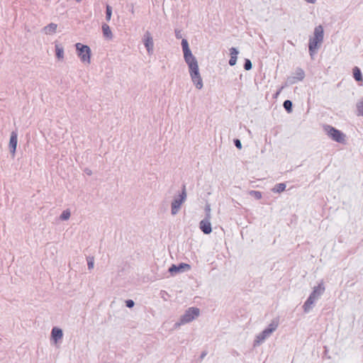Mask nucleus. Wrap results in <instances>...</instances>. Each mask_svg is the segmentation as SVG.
<instances>
[{
    "mask_svg": "<svg viewBox=\"0 0 363 363\" xmlns=\"http://www.w3.org/2000/svg\"><path fill=\"white\" fill-rule=\"evenodd\" d=\"M182 46L184 51V60L189 66L192 82L196 87L200 89L203 86V82L199 71L198 62L196 58L193 56L186 40H182Z\"/></svg>",
    "mask_w": 363,
    "mask_h": 363,
    "instance_id": "nucleus-1",
    "label": "nucleus"
},
{
    "mask_svg": "<svg viewBox=\"0 0 363 363\" xmlns=\"http://www.w3.org/2000/svg\"><path fill=\"white\" fill-rule=\"evenodd\" d=\"M323 40V28L321 26L315 28L313 37L309 40V52L312 55L318 49V45Z\"/></svg>",
    "mask_w": 363,
    "mask_h": 363,
    "instance_id": "nucleus-2",
    "label": "nucleus"
},
{
    "mask_svg": "<svg viewBox=\"0 0 363 363\" xmlns=\"http://www.w3.org/2000/svg\"><path fill=\"white\" fill-rule=\"evenodd\" d=\"M75 46L82 62L89 64L91 61V50L89 47L79 43H77Z\"/></svg>",
    "mask_w": 363,
    "mask_h": 363,
    "instance_id": "nucleus-3",
    "label": "nucleus"
},
{
    "mask_svg": "<svg viewBox=\"0 0 363 363\" xmlns=\"http://www.w3.org/2000/svg\"><path fill=\"white\" fill-rule=\"evenodd\" d=\"M200 311L197 308H189L181 318V323L184 324L192 321L199 315Z\"/></svg>",
    "mask_w": 363,
    "mask_h": 363,
    "instance_id": "nucleus-4",
    "label": "nucleus"
},
{
    "mask_svg": "<svg viewBox=\"0 0 363 363\" xmlns=\"http://www.w3.org/2000/svg\"><path fill=\"white\" fill-rule=\"evenodd\" d=\"M328 135L335 141L338 143H344L345 142V135L340 131L339 130L330 126L328 125L325 128Z\"/></svg>",
    "mask_w": 363,
    "mask_h": 363,
    "instance_id": "nucleus-5",
    "label": "nucleus"
},
{
    "mask_svg": "<svg viewBox=\"0 0 363 363\" xmlns=\"http://www.w3.org/2000/svg\"><path fill=\"white\" fill-rule=\"evenodd\" d=\"M186 190H185V188L184 187L182 193L179 196V199L174 200L172 203V214H176L178 212L181 205L182 204V203L184 201V200L186 199Z\"/></svg>",
    "mask_w": 363,
    "mask_h": 363,
    "instance_id": "nucleus-6",
    "label": "nucleus"
},
{
    "mask_svg": "<svg viewBox=\"0 0 363 363\" xmlns=\"http://www.w3.org/2000/svg\"><path fill=\"white\" fill-rule=\"evenodd\" d=\"M277 327V324H270L269 328L264 330L262 334L257 336V343L263 341L267 336H269L274 330H276Z\"/></svg>",
    "mask_w": 363,
    "mask_h": 363,
    "instance_id": "nucleus-7",
    "label": "nucleus"
},
{
    "mask_svg": "<svg viewBox=\"0 0 363 363\" xmlns=\"http://www.w3.org/2000/svg\"><path fill=\"white\" fill-rule=\"evenodd\" d=\"M200 229L205 234H209L212 231L209 216L207 218L202 220L199 223Z\"/></svg>",
    "mask_w": 363,
    "mask_h": 363,
    "instance_id": "nucleus-8",
    "label": "nucleus"
},
{
    "mask_svg": "<svg viewBox=\"0 0 363 363\" xmlns=\"http://www.w3.org/2000/svg\"><path fill=\"white\" fill-rule=\"evenodd\" d=\"M316 291L317 290H314L313 291V293L310 295V296L308 297L307 301L305 302V303L303 305V308H304L305 312H308L311 309L315 300L317 298Z\"/></svg>",
    "mask_w": 363,
    "mask_h": 363,
    "instance_id": "nucleus-9",
    "label": "nucleus"
},
{
    "mask_svg": "<svg viewBox=\"0 0 363 363\" xmlns=\"http://www.w3.org/2000/svg\"><path fill=\"white\" fill-rule=\"evenodd\" d=\"M17 134L15 132H13L11 135L10 141H9V147L11 148V151L13 153V155L15 154L16 147H17Z\"/></svg>",
    "mask_w": 363,
    "mask_h": 363,
    "instance_id": "nucleus-10",
    "label": "nucleus"
},
{
    "mask_svg": "<svg viewBox=\"0 0 363 363\" xmlns=\"http://www.w3.org/2000/svg\"><path fill=\"white\" fill-rule=\"evenodd\" d=\"M145 46L148 52H151L153 50V40L149 32H147L145 35Z\"/></svg>",
    "mask_w": 363,
    "mask_h": 363,
    "instance_id": "nucleus-11",
    "label": "nucleus"
},
{
    "mask_svg": "<svg viewBox=\"0 0 363 363\" xmlns=\"http://www.w3.org/2000/svg\"><path fill=\"white\" fill-rule=\"evenodd\" d=\"M52 337L57 342L62 337V331L61 329L54 328L52 330Z\"/></svg>",
    "mask_w": 363,
    "mask_h": 363,
    "instance_id": "nucleus-12",
    "label": "nucleus"
},
{
    "mask_svg": "<svg viewBox=\"0 0 363 363\" xmlns=\"http://www.w3.org/2000/svg\"><path fill=\"white\" fill-rule=\"evenodd\" d=\"M230 59L229 60V65L230 66H233L236 64L237 55L238 54V52L234 48H230Z\"/></svg>",
    "mask_w": 363,
    "mask_h": 363,
    "instance_id": "nucleus-13",
    "label": "nucleus"
},
{
    "mask_svg": "<svg viewBox=\"0 0 363 363\" xmlns=\"http://www.w3.org/2000/svg\"><path fill=\"white\" fill-rule=\"evenodd\" d=\"M57 28V24L51 23L44 28V31L47 35H52L56 32Z\"/></svg>",
    "mask_w": 363,
    "mask_h": 363,
    "instance_id": "nucleus-14",
    "label": "nucleus"
},
{
    "mask_svg": "<svg viewBox=\"0 0 363 363\" xmlns=\"http://www.w3.org/2000/svg\"><path fill=\"white\" fill-rule=\"evenodd\" d=\"M353 77L357 82H362V76L359 67H354L352 70Z\"/></svg>",
    "mask_w": 363,
    "mask_h": 363,
    "instance_id": "nucleus-15",
    "label": "nucleus"
},
{
    "mask_svg": "<svg viewBox=\"0 0 363 363\" xmlns=\"http://www.w3.org/2000/svg\"><path fill=\"white\" fill-rule=\"evenodd\" d=\"M102 31H103V34H104V37L109 38V39L111 38V30L110 27L108 25L104 24L102 26Z\"/></svg>",
    "mask_w": 363,
    "mask_h": 363,
    "instance_id": "nucleus-16",
    "label": "nucleus"
},
{
    "mask_svg": "<svg viewBox=\"0 0 363 363\" xmlns=\"http://www.w3.org/2000/svg\"><path fill=\"white\" fill-rule=\"evenodd\" d=\"M285 189H286V184H283V183H280V184H277L274 186V191L276 192L280 193V192L284 191L285 190Z\"/></svg>",
    "mask_w": 363,
    "mask_h": 363,
    "instance_id": "nucleus-17",
    "label": "nucleus"
},
{
    "mask_svg": "<svg viewBox=\"0 0 363 363\" xmlns=\"http://www.w3.org/2000/svg\"><path fill=\"white\" fill-rule=\"evenodd\" d=\"M56 50V55L59 59L63 58L64 56V50L62 48H60L59 45L55 46Z\"/></svg>",
    "mask_w": 363,
    "mask_h": 363,
    "instance_id": "nucleus-18",
    "label": "nucleus"
},
{
    "mask_svg": "<svg viewBox=\"0 0 363 363\" xmlns=\"http://www.w3.org/2000/svg\"><path fill=\"white\" fill-rule=\"evenodd\" d=\"M284 108L289 112L290 113L291 111V108H292V103L291 101L289 100H286L284 102Z\"/></svg>",
    "mask_w": 363,
    "mask_h": 363,
    "instance_id": "nucleus-19",
    "label": "nucleus"
},
{
    "mask_svg": "<svg viewBox=\"0 0 363 363\" xmlns=\"http://www.w3.org/2000/svg\"><path fill=\"white\" fill-rule=\"evenodd\" d=\"M357 115L363 116V100L359 101L357 105Z\"/></svg>",
    "mask_w": 363,
    "mask_h": 363,
    "instance_id": "nucleus-20",
    "label": "nucleus"
},
{
    "mask_svg": "<svg viewBox=\"0 0 363 363\" xmlns=\"http://www.w3.org/2000/svg\"><path fill=\"white\" fill-rule=\"evenodd\" d=\"M112 15V9L111 6H106V18L107 21H110Z\"/></svg>",
    "mask_w": 363,
    "mask_h": 363,
    "instance_id": "nucleus-21",
    "label": "nucleus"
},
{
    "mask_svg": "<svg viewBox=\"0 0 363 363\" xmlns=\"http://www.w3.org/2000/svg\"><path fill=\"white\" fill-rule=\"evenodd\" d=\"M250 194L257 199H260L262 198V193L258 191H251Z\"/></svg>",
    "mask_w": 363,
    "mask_h": 363,
    "instance_id": "nucleus-22",
    "label": "nucleus"
},
{
    "mask_svg": "<svg viewBox=\"0 0 363 363\" xmlns=\"http://www.w3.org/2000/svg\"><path fill=\"white\" fill-rule=\"evenodd\" d=\"M70 217V212L68 210L64 211L60 216L61 219L67 220Z\"/></svg>",
    "mask_w": 363,
    "mask_h": 363,
    "instance_id": "nucleus-23",
    "label": "nucleus"
},
{
    "mask_svg": "<svg viewBox=\"0 0 363 363\" xmlns=\"http://www.w3.org/2000/svg\"><path fill=\"white\" fill-rule=\"evenodd\" d=\"M87 262H88V268L89 269H91L94 268V258L93 257H89L87 259Z\"/></svg>",
    "mask_w": 363,
    "mask_h": 363,
    "instance_id": "nucleus-24",
    "label": "nucleus"
},
{
    "mask_svg": "<svg viewBox=\"0 0 363 363\" xmlns=\"http://www.w3.org/2000/svg\"><path fill=\"white\" fill-rule=\"evenodd\" d=\"M245 69L246 70H250L251 68H252V63H251V61L250 60H245Z\"/></svg>",
    "mask_w": 363,
    "mask_h": 363,
    "instance_id": "nucleus-25",
    "label": "nucleus"
},
{
    "mask_svg": "<svg viewBox=\"0 0 363 363\" xmlns=\"http://www.w3.org/2000/svg\"><path fill=\"white\" fill-rule=\"evenodd\" d=\"M179 269L180 271L183 270V269H190V265L188 264H181L179 265Z\"/></svg>",
    "mask_w": 363,
    "mask_h": 363,
    "instance_id": "nucleus-26",
    "label": "nucleus"
},
{
    "mask_svg": "<svg viewBox=\"0 0 363 363\" xmlns=\"http://www.w3.org/2000/svg\"><path fill=\"white\" fill-rule=\"evenodd\" d=\"M314 290H317L316 291V296H318V295H320L321 293H323V291H324V287L321 286H318L317 288H315Z\"/></svg>",
    "mask_w": 363,
    "mask_h": 363,
    "instance_id": "nucleus-27",
    "label": "nucleus"
},
{
    "mask_svg": "<svg viewBox=\"0 0 363 363\" xmlns=\"http://www.w3.org/2000/svg\"><path fill=\"white\" fill-rule=\"evenodd\" d=\"M169 272H180V269H179V266H176V265H172L170 268H169Z\"/></svg>",
    "mask_w": 363,
    "mask_h": 363,
    "instance_id": "nucleus-28",
    "label": "nucleus"
},
{
    "mask_svg": "<svg viewBox=\"0 0 363 363\" xmlns=\"http://www.w3.org/2000/svg\"><path fill=\"white\" fill-rule=\"evenodd\" d=\"M125 303H126L127 307H128V308H131L134 306V302L132 300H128L125 301Z\"/></svg>",
    "mask_w": 363,
    "mask_h": 363,
    "instance_id": "nucleus-29",
    "label": "nucleus"
},
{
    "mask_svg": "<svg viewBox=\"0 0 363 363\" xmlns=\"http://www.w3.org/2000/svg\"><path fill=\"white\" fill-rule=\"evenodd\" d=\"M235 146L238 148V149H241L242 148V145H241V143L239 140H235Z\"/></svg>",
    "mask_w": 363,
    "mask_h": 363,
    "instance_id": "nucleus-30",
    "label": "nucleus"
},
{
    "mask_svg": "<svg viewBox=\"0 0 363 363\" xmlns=\"http://www.w3.org/2000/svg\"><path fill=\"white\" fill-rule=\"evenodd\" d=\"M306 1L309 3H314L316 0H306Z\"/></svg>",
    "mask_w": 363,
    "mask_h": 363,
    "instance_id": "nucleus-31",
    "label": "nucleus"
},
{
    "mask_svg": "<svg viewBox=\"0 0 363 363\" xmlns=\"http://www.w3.org/2000/svg\"><path fill=\"white\" fill-rule=\"evenodd\" d=\"M77 1H80L81 0H76Z\"/></svg>",
    "mask_w": 363,
    "mask_h": 363,
    "instance_id": "nucleus-32",
    "label": "nucleus"
}]
</instances>
